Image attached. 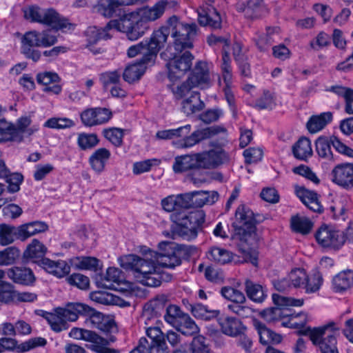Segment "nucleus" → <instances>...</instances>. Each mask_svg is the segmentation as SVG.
<instances>
[{
	"instance_id": "nucleus-1",
	"label": "nucleus",
	"mask_w": 353,
	"mask_h": 353,
	"mask_svg": "<svg viewBox=\"0 0 353 353\" xmlns=\"http://www.w3.org/2000/svg\"><path fill=\"white\" fill-rule=\"evenodd\" d=\"M159 252L144 251L145 256L136 254L125 255L119 258L121 266L134 274L139 282L149 287H158L157 265L174 269L181 263V250L170 242H161Z\"/></svg>"
},
{
	"instance_id": "nucleus-2",
	"label": "nucleus",
	"mask_w": 353,
	"mask_h": 353,
	"mask_svg": "<svg viewBox=\"0 0 353 353\" xmlns=\"http://www.w3.org/2000/svg\"><path fill=\"white\" fill-rule=\"evenodd\" d=\"M176 21L172 30L174 41L160 54L167 61L168 78L176 81L183 77L192 66L194 56L188 49L193 48V40L198 34L199 28L195 23H186L179 21L176 17L170 18Z\"/></svg>"
},
{
	"instance_id": "nucleus-3",
	"label": "nucleus",
	"mask_w": 353,
	"mask_h": 353,
	"mask_svg": "<svg viewBox=\"0 0 353 353\" xmlns=\"http://www.w3.org/2000/svg\"><path fill=\"white\" fill-rule=\"evenodd\" d=\"M234 233L232 240L243 254H249L251 246L256 241L255 219L253 212L245 205H240L236 210L232 223Z\"/></svg>"
},
{
	"instance_id": "nucleus-4",
	"label": "nucleus",
	"mask_w": 353,
	"mask_h": 353,
	"mask_svg": "<svg viewBox=\"0 0 353 353\" xmlns=\"http://www.w3.org/2000/svg\"><path fill=\"white\" fill-rule=\"evenodd\" d=\"M33 112L19 117L15 123L5 118L0 119V143H21L26 137H31L39 130L38 125H32Z\"/></svg>"
},
{
	"instance_id": "nucleus-5",
	"label": "nucleus",
	"mask_w": 353,
	"mask_h": 353,
	"mask_svg": "<svg viewBox=\"0 0 353 353\" xmlns=\"http://www.w3.org/2000/svg\"><path fill=\"white\" fill-rule=\"evenodd\" d=\"M340 327L334 322L316 327H306L299 333L308 336L314 345L319 347L321 353H339L336 347V336L339 335Z\"/></svg>"
},
{
	"instance_id": "nucleus-6",
	"label": "nucleus",
	"mask_w": 353,
	"mask_h": 353,
	"mask_svg": "<svg viewBox=\"0 0 353 353\" xmlns=\"http://www.w3.org/2000/svg\"><path fill=\"white\" fill-rule=\"evenodd\" d=\"M170 34L168 27L162 26L154 30L149 41H143L136 45L130 46L128 50L129 57H134L138 54L143 57L139 61L150 63L156 57L159 50L164 46Z\"/></svg>"
},
{
	"instance_id": "nucleus-7",
	"label": "nucleus",
	"mask_w": 353,
	"mask_h": 353,
	"mask_svg": "<svg viewBox=\"0 0 353 353\" xmlns=\"http://www.w3.org/2000/svg\"><path fill=\"white\" fill-rule=\"evenodd\" d=\"M57 42V36L51 34L48 30L41 32L36 30L28 31L21 38V52L27 59L37 62L41 58V52L34 48H48Z\"/></svg>"
},
{
	"instance_id": "nucleus-8",
	"label": "nucleus",
	"mask_w": 353,
	"mask_h": 353,
	"mask_svg": "<svg viewBox=\"0 0 353 353\" xmlns=\"http://www.w3.org/2000/svg\"><path fill=\"white\" fill-rule=\"evenodd\" d=\"M192 126L190 124L173 129L174 137H183L177 141L173 142L176 148H190L201 141L210 139L214 136L225 132L226 130L221 126H211L198 129L190 133Z\"/></svg>"
},
{
	"instance_id": "nucleus-9",
	"label": "nucleus",
	"mask_w": 353,
	"mask_h": 353,
	"mask_svg": "<svg viewBox=\"0 0 353 353\" xmlns=\"http://www.w3.org/2000/svg\"><path fill=\"white\" fill-rule=\"evenodd\" d=\"M24 17L31 22L39 23L56 30H70L72 24L68 19L61 17L53 9H42L31 6L24 10Z\"/></svg>"
},
{
	"instance_id": "nucleus-10",
	"label": "nucleus",
	"mask_w": 353,
	"mask_h": 353,
	"mask_svg": "<svg viewBox=\"0 0 353 353\" xmlns=\"http://www.w3.org/2000/svg\"><path fill=\"white\" fill-rule=\"evenodd\" d=\"M81 308L79 303H69L64 307L54 309L53 312H43V316L53 331L60 332L68 328V321L78 319Z\"/></svg>"
},
{
	"instance_id": "nucleus-11",
	"label": "nucleus",
	"mask_w": 353,
	"mask_h": 353,
	"mask_svg": "<svg viewBox=\"0 0 353 353\" xmlns=\"http://www.w3.org/2000/svg\"><path fill=\"white\" fill-rule=\"evenodd\" d=\"M171 219L179 226L180 235L192 239L196 236L198 228L205 222V214L203 211L187 213L183 210L174 212Z\"/></svg>"
},
{
	"instance_id": "nucleus-12",
	"label": "nucleus",
	"mask_w": 353,
	"mask_h": 353,
	"mask_svg": "<svg viewBox=\"0 0 353 353\" xmlns=\"http://www.w3.org/2000/svg\"><path fill=\"white\" fill-rule=\"evenodd\" d=\"M316 151L318 156L325 161H335L336 156L333 154L331 147L341 154L353 158V148L343 143L337 137H320L315 142Z\"/></svg>"
},
{
	"instance_id": "nucleus-13",
	"label": "nucleus",
	"mask_w": 353,
	"mask_h": 353,
	"mask_svg": "<svg viewBox=\"0 0 353 353\" xmlns=\"http://www.w3.org/2000/svg\"><path fill=\"white\" fill-rule=\"evenodd\" d=\"M110 25H114L117 30L125 33L127 38L130 41H135L141 37L148 28V25L137 14H132L119 21H110L109 26Z\"/></svg>"
},
{
	"instance_id": "nucleus-14",
	"label": "nucleus",
	"mask_w": 353,
	"mask_h": 353,
	"mask_svg": "<svg viewBox=\"0 0 353 353\" xmlns=\"http://www.w3.org/2000/svg\"><path fill=\"white\" fill-rule=\"evenodd\" d=\"M81 306L79 315L87 316L85 323L91 328L98 329L103 332L108 333L117 330V326L113 319L110 317L97 312L87 305L79 303Z\"/></svg>"
},
{
	"instance_id": "nucleus-15",
	"label": "nucleus",
	"mask_w": 353,
	"mask_h": 353,
	"mask_svg": "<svg viewBox=\"0 0 353 353\" xmlns=\"http://www.w3.org/2000/svg\"><path fill=\"white\" fill-rule=\"evenodd\" d=\"M315 238L323 248L339 250L345 242V235L343 231L335 230L332 227L322 225L316 231Z\"/></svg>"
},
{
	"instance_id": "nucleus-16",
	"label": "nucleus",
	"mask_w": 353,
	"mask_h": 353,
	"mask_svg": "<svg viewBox=\"0 0 353 353\" xmlns=\"http://www.w3.org/2000/svg\"><path fill=\"white\" fill-rule=\"evenodd\" d=\"M83 124L88 127L103 125L112 117V112L105 108H88L80 115Z\"/></svg>"
},
{
	"instance_id": "nucleus-17",
	"label": "nucleus",
	"mask_w": 353,
	"mask_h": 353,
	"mask_svg": "<svg viewBox=\"0 0 353 353\" xmlns=\"http://www.w3.org/2000/svg\"><path fill=\"white\" fill-rule=\"evenodd\" d=\"M163 308V298H156L147 303L139 319L140 324L143 326L154 325Z\"/></svg>"
},
{
	"instance_id": "nucleus-18",
	"label": "nucleus",
	"mask_w": 353,
	"mask_h": 353,
	"mask_svg": "<svg viewBox=\"0 0 353 353\" xmlns=\"http://www.w3.org/2000/svg\"><path fill=\"white\" fill-rule=\"evenodd\" d=\"M188 195L187 208H202L205 205H212L219 199V194L215 191H193L185 193Z\"/></svg>"
},
{
	"instance_id": "nucleus-19",
	"label": "nucleus",
	"mask_w": 353,
	"mask_h": 353,
	"mask_svg": "<svg viewBox=\"0 0 353 353\" xmlns=\"http://www.w3.org/2000/svg\"><path fill=\"white\" fill-rule=\"evenodd\" d=\"M332 181L343 187L353 186V163H341L331 172Z\"/></svg>"
},
{
	"instance_id": "nucleus-20",
	"label": "nucleus",
	"mask_w": 353,
	"mask_h": 353,
	"mask_svg": "<svg viewBox=\"0 0 353 353\" xmlns=\"http://www.w3.org/2000/svg\"><path fill=\"white\" fill-rule=\"evenodd\" d=\"M38 265L47 272L58 278H62L70 272V265L63 260L52 261L48 258H44L38 261Z\"/></svg>"
},
{
	"instance_id": "nucleus-21",
	"label": "nucleus",
	"mask_w": 353,
	"mask_h": 353,
	"mask_svg": "<svg viewBox=\"0 0 353 353\" xmlns=\"http://www.w3.org/2000/svg\"><path fill=\"white\" fill-rule=\"evenodd\" d=\"M168 5L167 0H161L152 7H144L139 10L137 15L147 24L159 19L164 13Z\"/></svg>"
},
{
	"instance_id": "nucleus-22",
	"label": "nucleus",
	"mask_w": 353,
	"mask_h": 353,
	"mask_svg": "<svg viewBox=\"0 0 353 353\" xmlns=\"http://www.w3.org/2000/svg\"><path fill=\"white\" fill-rule=\"evenodd\" d=\"M188 79L193 86L203 88L207 85L210 79L208 64L205 61H197Z\"/></svg>"
},
{
	"instance_id": "nucleus-23",
	"label": "nucleus",
	"mask_w": 353,
	"mask_h": 353,
	"mask_svg": "<svg viewBox=\"0 0 353 353\" xmlns=\"http://www.w3.org/2000/svg\"><path fill=\"white\" fill-rule=\"evenodd\" d=\"M188 195H185V193L169 195L161 200V205L162 208L168 212H182L188 209Z\"/></svg>"
},
{
	"instance_id": "nucleus-24",
	"label": "nucleus",
	"mask_w": 353,
	"mask_h": 353,
	"mask_svg": "<svg viewBox=\"0 0 353 353\" xmlns=\"http://www.w3.org/2000/svg\"><path fill=\"white\" fill-rule=\"evenodd\" d=\"M198 21L201 26H209L212 29L221 28V17L218 11L212 6L202 9L198 14Z\"/></svg>"
},
{
	"instance_id": "nucleus-25",
	"label": "nucleus",
	"mask_w": 353,
	"mask_h": 353,
	"mask_svg": "<svg viewBox=\"0 0 353 353\" xmlns=\"http://www.w3.org/2000/svg\"><path fill=\"white\" fill-rule=\"evenodd\" d=\"M38 83L42 84L43 90L54 94H59L61 91V86L59 84L60 78L55 72H45L37 74Z\"/></svg>"
},
{
	"instance_id": "nucleus-26",
	"label": "nucleus",
	"mask_w": 353,
	"mask_h": 353,
	"mask_svg": "<svg viewBox=\"0 0 353 353\" xmlns=\"http://www.w3.org/2000/svg\"><path fill=\"white\" fill-rule=\"evenodd\" d=\"M218 323L222 333L229 336H236L245 329L242 322L234 317H221L218 319Z\"/></svg>"
},
{
	"instance_id": "nucleus-27",
	"label": "nucleus",
	"mask_w": 353,
	"mask_h": 353,
	"mask_svg": "<svg viewBox=\"0 0 353 353\" xmlns=\"http://www.w3.org/2000/svg\"><path fill=\"white\" fill-rule=\"evenodd\" d=\"M8 277L16 283L32 284L35 278L32 271L28 268L12 267L6 272Z\"/></svg>"
},
{
	"instance_id": "nucleus-28",
	"label": "nucleus",
	"mask_w": 353,
	"mask_h": 353,
	"mask_svg": "<svg viewBox=\"0 0 353 353\" xmlns=\"http://www.w3.org/2000/svg\"><path fill=\"white\" fill-rule=\"evenodd\" d=\"M296 194L301 201L311 210L316 212H321L323 207L321 205L318 194L303 187H298L296 189Z\"/></svg>"
},
{
	"instance_id": "nucleus-29",
	"label": "nucleus",
	"mask_w": 353,
	"mask_h": 353,
	"mask_svg": "<svg viewBox=\"0 0 353 353\" xmlns=\"http://www.w3.org/2000/svg\"><path fill=\"white\" fill-rule=\"evenodd\" d=\"M121 6H128L125 0H98L94 6V12L110 18Z\"/></svg>"
},
{
	"instance_id": "nucleus-30",
	"label": "nucleus",
	"mask_w": 353,
	"mask_h": 353,
	"mask_svg": "<svg viewBox=\"0 0 353 353\" xmlns=\"http://www.w3.org/2000/svg\"><path fill=\"white\" fill-rule=\"evenodd\" d=\"M205 104L201 100L199 93L192 92L190 97L184 99L181 103L182 111L186 115H191L204 108Z\"/></svg>"
},
{
	"instance_id": "nucleus-31",
	"label": "nucleus",
	"mask_w": 353,
	"mask_h": 353,
	"mask_svg": "<svg viewBox=\"0 0 353 353\" xmlns=\"http://www.w3.org/2000/svg\"><path fill=\"white\" fill-rule=\"evenodd\" d=\"M254 328L257 330L259 335L260 342L266 345L270 342L279 343L281 341V335L276 334L271 330L268 329L263 323L258 320L253 321Z\"/></svg>"
},
{
	"instance_id": "nucleus-32",
	"label": "nucleus",
	"mask_w": 353,
	"mask_h": 353,
	"mask_svg": "<svg viewBox=\"0 0 353 353\" xmlns=\"http://www.w3.org/2000/svg\"><path fill=\"white\" fill-rule=\"evenodd\" d=\"M353 285V271L345 270L339 272L332 279V288L336 292H342Z\"/></svg>"
},
{
	"instance_id": "nucleus-33",
	"label": "nucleus",
	"mask_w": 353,
	"mask_h": 353,
	"mask_svg": "<svg viewBox=\"0 0 353 353\" xmlns=\"http://www.w3.org/2000/svg\"><path fill=\"white\" fill-rule=\"evenodd\" d=\"M332 120V114L330 112H323L311 117L307 122V128L310 133H316L323 130Z\"/></svg>"
},
{
	"instance_id": "nucleus-34",
	"label": "nucleus",
	"mask_w": 353,
	"mask_h": 353,
	"mask_svg": "<svg viewBox=\"0 0 353 353\" xmlns=\"http://www.w3.org/2000/svg\"><path fill=\"white\" fill-rule=\"evenodd\" d=\"M221 77L219 79V86L222 88L232 87V72L230 65V58L229 54L224 52L222 56V63L221 65Z\"/></svg>"
},
{
	"instance_id": "nucleus-35",
	"label": "nucleus",
	"mask_w": 353,
	"mask_h": 353,
	"mask_svg": "<svg viewBox=\"0 0 353 353\" xmlns=\"http://www.w3.org/2000/svg\"><path fill=\"white\" fill-rule=\"evenodd\" d=\"M48 229V225L41 221H33L19 226V240L25 241L31 236L43 232Z\"/></svg>"
},
{
	"instance_id": "nucleus-36",
	"label": "nucleus",
	"mask_w": 353,
	"mask_h": 353,
	"mask_svg": "<svg viewBox=\"0 0 353 353\" xmlns=\"http://www.w3.org/2000/svg\"><path fill=\"white\" fill-rule=\"evenodd\" d=\"M110 157V152L106 148H99L90 157L89 162L92 168L97 172H101L106 162Z\"/></svg>"
},
{
	"instance_id": "nucleus-37",
	"label": "nucleus",
	"mask_w": 353,
	"mask_h": 353,
	"mask_svg": "<svg viewBox=\"0 0 353 353\" xmlns=\"http://www.w3.org/2000/svg\"><path fill=\"white\" fill-rule=\"evenodd\" d=\"M172 169L175 173H182L190 170L196 169L194 154L176 157Z\"/></svg>"
},
{
	"instance_id": "nucleus-38",
	"label": "nucleus",
	"mask_w": 353,
	"mask_h": 353,
	"mask_svg": "<svg viewBox=\"0 0 353 353\" xmlns=\"http://www.w3.org/2000/svg\"><path fill=\"white\" fill-rule=\"evenodd\" d=\"M243 12L247 18L256 19L265 15L268 11L263 0H248Z\"/></svg>"
},
{
	"instance_id": "nucleus-39",
	"label": "nucleus",
	"mask_w": 353,
	"mask_h": 353,
	"mask_svg": "<svg viewBox=\"0 0 353 353\" xmlns=\"http://www.w3.org/2000/svg\"><path fill=\"white\" fill-rule=\"evenodd\" d=\"M114 28V25L109 26V23L103 28L90 27L86 31L88 43L90 45L96 43L99 40H106L111 37L109 31Z\"/></svg>"
},
{
	"instance_id": "nucleus-40",
	"label": "nucleus",
	"mask_w": 353,
	"mask_h": 353,
	"mask_svg": "<svg viewBox=\"0 0 353 353\" xmlns=\"http://www.w3.org/2000/svg\"><path fill=\"white\" fill-rule=\"evenodd\" d=\"M245 290L248 297L256 303H262L267 296L262 285L249 279L245 281Z\"/></svg>"
},
{
	"instance_id": "nucleus-41",
	"label": "nucleus",
	"mask_w": 353,
	"mask_h": 353,
	"mask_svg": "<svg viewBox=\"0 0 353 353\" xmlns=\"http://www.w3.org/2000/svg\"><path fill=\"white\" fill-rule=\"evenodd\" d=\"M148 63L137 61L129 65L123 72V79L128 83H132L139 80L145 72L146 65Z\"/></svg>"
},
{
	"instance_id": "nucleus-42",
	"label": "nucleus",
	"mask_w": 353,
	"mask_h": 353,
	"mask_svg": "<svg viewBox=\"0 0 353 353\" xmlns=\"http://www.w3.org/2000/svg\"><path fill=\"white\" fill-rule=\"evenodd\" d=\"M292 152L294 156L300 160L305 161L312 155L311 142L306 137L301 138L293 145Z\"/></svg>"
},
{
	"instance_id": "nucleus-43",
	"label": "nucleus",
	"mask_w": 353,
	"mask_h": 353,
	"mask_svg": "<svg viewBox=\"0 0 353 353\" xmlns=\"http://www.w3.org/2000/svg\"><path fill=\"white\" fill-rule=\"evenodd\" d=\"M47 248L39 240L34 239L28 245L26 250L23 252V256L26 259H30L34 260L38 263V261L44 259L43 256L46 252Z\"/></svg>"
},
{
	"instance_id": "nucleus-44",
	"label": "nucleus",
	"mask_w": 353,
	"mask_h": 353,
	"mask_svg": "<svg viewBox=\"0 0 353 353\" xmlns=\"http://www.w3.org/2000/svg\"><path fill=\"white\" fill-rule=\"evenodd\" d=\"M19 226L0 224V245L5 246L12 243L16 239H19Z\"/></svg>"
},
{
	"instance_id": "nucleus-45",
	"label": "nucleus",
	"mask_w": 353,
	"mask_h": 353,
	"mask_svg": "<svg viewBox=\"0 0 353 353\" xmlns=\"http://www.w3.org/2000/svg\"><path fill=\"white\" fill-rule=\"evenodd\" d=\"M186 336H192L199 332V328L188 314H185L174 327Z\"/></svg>"
},
{
	"instance_id": "nucleus-46",
	"label": "nucleus",
	"mask_w": 353,
	"mask_h": 353,
	"mask_svg": "<svg viewBox=\"0 0 353 353\" xmlns=\"http://www.w3.org/2000/svg\"><path fill=\"white\" fill-rule=\"evenodd\" d=\"M290 224L293 231L302 234L310 233L313 227V223L308 218L301 216H292Z\"/></svg>"
},
{
	"instance_id": "nucleus-47",
	"label": "nucleus",
	"mask_w": 353,
	"mask_h": 353,
	"mask_svg": "<svg viewBox=\"0 0 353 353\" xmlns=\"http://www.w3.org/2000/svg\"><path fill=\"white\" fill-rule=\"evenodd\" d=\"M99 261L92 256H79L72 259V265L79 270L97 271Z\"/></svg>"
},
{
	"instance_id": "nucleus-48",
	"label": "nucleus",
	"mask_w": 353,
	"mask_h": 353,
	"mask_svg": "<svg viewBox=\"0 0 353 353\" xmlns=\"http://www.w3.org/2000/svg\"><path fill=\"white\" fill-rule=\"evenodd\" d=\"M323 283L322 274L315 271L310 275L307 274V279L303 286L306 293H314L319 290Z\"/></svg>"
},
{
	"instance_id": "nucleus-49",
	"label": "nucleus",
	"mask_w": 353,
	"mask_h": 353,
	"mask_svg": "<svg viewBox=\"0 0 353 353\" xmlns=\"http://www.w3.org/2000/svg\"><path fill=\"white\" fill-rule=\"evenodd\" d=\"M220 292L224 299L231 301L232 303H245L246 302L243 292L231 286L223 287Z\"/></svg>"
},
{
	"instance_id": "nucleus-50",
	"label": "nucleus",
	"mask_w": 353,
	"mask_h": 353,
	"mask_svg": "<svg viewBox=\"0 0 353 353\" xmlns=\"http://www.w3.org/2000/svg\"><path fill=\"white\" fill-rule=\"evenodd\" d=\"M191 311L194 317L205 321L214 319L219 314L218 310H209L205 305L199 303L192 305Z\"/></svg>"
},
{
	"instance_id": "nucleus-51",
	"label": "nucleus",
	"mask_w": 353,
	"mask_h": 353,
	"mask_svg": "<svg viewBox=\"0 0 353 353\" xmlns=\"http://www.w3.org/2000/svg\"><path fill=\"white\" fill-rule=\"evenodd\" d=\"M20 256V251L11 246L0 251V265H10L15 263Z\"/></svg>"
},
{
	"instance_id": "nucleus-52",
	"label": "nucleus",
	"mask_w": 353,
	"mask_h": 353,
	"mask_svg": "<svg viewBox=\"0 0 353 353\" xmlns=\"http://www.w3.org/2000/svg\"><path fill=\"white\" fill-rule=\"evenodd\" d=\"M99 142L98 137L94 133H81L78 136V146L83 150L92 149Z\"/></svg>"
},
{
	"instance_id": "nucleus-53",
	"label": "nucleus",
	"mask_w": 353,
	"mask_h": 353,
	"mask_svg": "<svg viewBox=\"0 0 353 353\" xmlns=\"http://www.w3.org/2000/svg\"><path fill=\"white\" fill-rule=\"evenodd\" d=\"M279 307L280 306L264 310L261 312V316L268 322L276 321L288 316L289 314L287 313L288 310L282 309Z\"/></svg>"
},
{
	"instance_id": "nucleus-54",
	"label": "nucleus",
	"mask_w": 353,
	"mask_h": 353,
	"mask_svg": "<svg viewBox=\"0 0 353 353\" xmlns=\"http://www.w3.org/2000/svg\"><path fill=\"white\" fill-rule=\"evenodd\" d=\"M193 88H195V86H193L188 79L182 83L170 85L171 91L176 99H181L188 94H191L192 92L191 90Z\"/></svg>"
},
{
	"instance_id": "nucleus-55",
	"label": "nucleus",
	"mask_w": 353,
	"mask_h": 353,
	"mask_svg": "<svg viewBox=\"0 0 353 353\" xmlns=\"http://www.w3.org/2000/svg\"><path fill=\"white\" fill-rule=\"evenodd\" d=\"M16 290L14 286L7 282L0 283V302L8 303L16 300Z\"/></svg>"
},
{
	"instance_id": "nucleus-56",
	"label": "nucleus",
	"mask_w": 353,
	"mask_h": 353,
	"mask_svg": "<svg viewBox=\"0 0 353 353\" xmlns=\"http://www.w3.org/2000/svg\"><path fill=\"white\" fill-rule=\"evenodd\" d=\"M276 105L274 94L268 90H264L262 96L255 103L254 107L259 110L272 109Z\"/></svg>"
},
{
	"instance_id": "nucleus-57",
	"label": "nucleus",
	"mask_w": 353,
	"mask_h": 353,
	"mask_svg": "<svg viewBox=\"0 0 353 353\" xmlns=\"http://www.w3.org/2000/svg\"><path fill=\"white\" fill-rule=\"evenodd\" d=\"M209 254L210 259L221 264L227 263L232 260L231 253L225 249L213 248Z\"/></svg>"
},
{
	"instance_id": "nucleus-58",
	"label": "nucleus",
	"mask_w": 353,
	"mask_h": 353,
	"mask_svg": "<svg viewBox=\"0 0 353 353\" xmlns=\"http://www.w3.org/2000/svg\"><path fill=\"white\" fill-rule=\"evenodd\" d=\"M289 279L294 288H303L305 280L307 279V273L302 268H297L292 270L288 275Z\"/></svg>"
},
{
	"instance_id": "nucleus-59",
	"label": "nucleus",
	"mask_w": 353,
	"mask_h": 353,
	"mask_svg": "<svg viewBox=\"0 0 353 353\" xmlns=\"http://www.w3.org/2000/svg\"><path fill=\"white\" fill-rule=\"evenodd\" d=\"M184 314H185L181 311L179 307L171 305L167 307L164 319L166 322L174 327Z\"/></svg>"
},
{
	"instance_id": "nucleus-60",
	"label": "nucleus",
	"mask_w": 353,
	"mask_h": 353,
	"mask_svg": "<svg viewBox=\"0 0 353 353\" xmlns=\"http://www.w3.org/2000/svg\"><path fill=\"white\" fill-rule=\"evenodd\" d=\"M66 279L70 285L76 286L81 290H86L90 285L89 278L80 273H74L68 276Z\"/></svg>"
},
{
	"instance_id": "nucleus-61",
	"label": "nucleus",
	"mask_w": 353,
	"mask_h": 353,
	"mask_svg": "<svg viewBox=\"0 0 353 353\" xmlns=\"http://www.w3.org/2000/svg\"><path fill=\"white\" fill-rule=\"evenodd\" d=\"M228 309L241 318H249L254 314L253 309L244 303H231L228 305Z\"/></svg>"
},
{
	"instance_id": "nucleus-62",
	"label": "nucleus",
	"mask_w": 353,
	"mask_h": 353,
	"mask_svg": "<svg viewBox=\"0 0 353 353\" xmlns=\"http://www.w3.org/2000/svg\"><path fill=\"white\" fill-rule=\"evenodd\" d=\"M104 137L108 139L114 145L119 147L123 143V133L119 128H110L103 130Z\"/></svg>"
},
{
	"instance_id": "nucleus-63",
	"label": "nucleus",
	"mask_w": 353,
	"mask_h": 353,
	"mask_svg": "<svg viewBox=\"0 0 353 353\" xmlns=\"http://www.w3.org/2000/svg\"><path fill=\"white\" fill-rule=\"evenodd\" d=\"M121 271L116 268H109L106 274L102 279L103 285L105 288H110L112 283H119L120 282Z\"/></svg>"
},
{
	"instance_id": "nucleus-64",
	"label": "nucleus",
	"mask_w": 353,
	"mask_h": 353,
	"mask_svg": "<svg viewBox=\"0 0 353 353\" xmlns=\"http://www.w3.org/2000/svg\"><path fill=\"white\" fill-rule=\"evenodd\" d=\"M159 163V161L157 159H147L136 162L133 164V173L138 175L149 172L153 165H158Z\"/></svg>"
}]
</instances>
